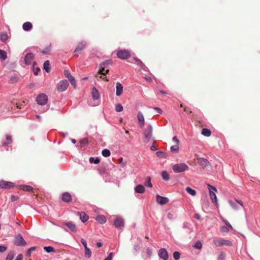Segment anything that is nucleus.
I'll return each instance as SVG.
<instances>
[{
    "label": "nucleus",
    "mask_w": 260,
    "mask_h": 260,
    "mask_svg": "<svg viewBox=\"0 0 260 260\" xmlns=\"http://www.w3.org/2000/svg\"><path fill=\"white\" fill-rule=\"evenodd\" d=\"M113 224L117 229L123 228L124 226V220L121 217H117L114 221Z\"/></svg>",
    "instance_id": "9d476101"
},
{
    "label": "nucleus",
    "mask_w": 260,
    "mask_h": 260,
    "mask_svg": "<svg viewBox=\"0 0 260 260\" xmlns=\"http://www.w3.org/2000/svg\"><path fill=\"white\" fill-rule=\"evenodd\" d=\"M117 56L121 59H125L131 56V53L127 50H120L117 52Z\"/></svg>",
    "instance_id": "7ed1b4c3"
},
{
    "label": "nucleus",
    "mask_w": 260,
    "mask_h": 260,
    "mask_svg": "<svg viewBox=\"0 0 260 260\" xmlns=\"http://www.w3.org/2000/svg\"><path fill=\"white\" fill-rule=\"evenodd\" d=\"M193 247L198 249H201L202 247V244L200 241H197L193 245Z\"/></svg>",
    "instance_id": "58836bf2"
},
{
    "label": "nucleus",
    "mask_w": 260,
    "mask_h": 260,
    "mask_svg": "<svg viewBox=\"0 0 260 260\" xmlns=\"http://www.w3.org/2000/svg\"><path fill=\"white\" fill-rule=\"evenodd\" d=\"M20 189L25 191H31L34 192V189L32 187L29 185H23L20 186Z\"/></svg>",
    "instance_id": "412c9836"
},
{
    "label": "nucleus",
    "mask_w": 260,
    "mask_h": 260,
    "mask_svg": "<svg viewBox=\"0 0 260 260\" xmlns=\"http://www.w3.org/2000/svg\"><path fill=\"white\" fill-rule=\"evenodd\" d=\"M35 249H36L35 247H30V248H29L26 252V255L28 256H30L31 252L32 251L35 250Z\"/></svg>",
    "instance_id": "3c124183"
},
{
    "label": "nucleus",
    "mask_w": 260,
    "mask_h": 260,
    "mask_svg": "<svg viewBox=\"0 0 260 260\" xmlns=\"http://www.w3.org/2000/svg\"><path fill=\"white\" fill-rule=\"evenodd\" d=\"M69 85V83L66 80L60 81L57 85V89L58 92H63L65 91Z\"/></svg>",
    "instance_id": "423d86ee"
},
{
    "label": "nucleus",
    "mask_w": 260,
    "mask_h": 260,
    "mask_svg": "<svg viewBox=\"0 0 260 260\" xmlns=\"http://www.w3.org/2000/svg\"><path fill=\"white\" fill-rule=\"evenodd\" d=\"M92 96L93 100H98L100 97L99 92L95 87L92 88Z\"/></svg>",
    "instance_id": "5701e85b"
},
{
    "label": "nucleus",
    "mask_w": 260,
    "mask_h": 260,
    "mask_svg": "<svg viewBox=\"0 0 260 260\" xmlns=\"http://www.w3.org/2000/svg\"><path fill=\"white\" fill-rule=\"evenodd\" d=\"M189 167L184 163H180L174 165L172 167L173 171L176 173H179L188 170Z\"/></svg>",
    "instance_id": "f257e3e1"
},
{
    "label": "nucleus",
    "mask_w": 260,
    "mask_h": 260,
    "mask_svg": "<svg viewBox=\"0 0 260 260\" xmlns=\"http://www.w3.org/2000/svg\"><path fill=\"white\" fill-rule=\"evenodd\" d=\"M198 162L203 168H205L210 165V162L207 159L204 158H198Z\"/></svg>",
    "instance_id": "4468645a"
},
{
    "label": "nucleus",
    "mask_w": 260,
    "mask_h": 260,
    "mask_svg": "<svg viewBox=\"0 0 260 260\" xmlns=\"http://www.w3.org/2000/svg\"><path fill=\"white\" fill-rule=\"evenodd\" d=\"M72 231L76 232L77 230L76 225L72 222L69 221L64 223Z\"/></svg>",
    "instance_id": "aec40b11"
},
{
    "label": "nucleus",
    "mask_w": 260,
    "mask_h": 260,
    "mask_svg": "<svg viewBox=\"0 0 260 260\" xmlns=\"http://www.w3.org/2000/svg\"><path fill=\"white\" fill-rule=\"evenodd\" d=\"M161 176L165 180H169L170 176L168 172L166 171H164L161 173Z\"/></svg>",
    "instance_id": "c756f323"
},
{
    "label": "nucleus",
    "mask_w": 260,
    "mask_h": 260,
    "mask_svg": "<svg viewBox=\"0 0 260 260\" xmlns=\"http://www.w3.org/2000/svg\"><path fill=\"white\" fill-rule=\"evenodd\" d=\"M123 110V107L120 104H117L115 106V110L117 112H121Z\"/></svg>",
    "instance_id": "79ce46f5"
},
{
    "label": "nucleus",
    "mask_w": 260,
    "mask_h": 260,
    "mask_svg": "<svg viewBox=\"0 0 260 260\" xmlns=\"http://www.w3.org/2000/svg\"><path fill=\"white\" fill-rule=\"evenodd\" d=\"M68 79H69L71 84L72 85H73L74 86V87H75L76 86V80H75L74 77H73L72 76H70L69 78H68Z\"/></svg>",
    "instance_id": "ea45409f"
},
{
    "label": "nucleus",
    "mask_w": 260,
    "mask_h": 260,
    "mask_svg": "<svg viewBox=\"0 0 260 260\" xmlns=\"http://www.w3.org/2000/svg\"><path fill=\"white\" fill-rule=\"evenodd\" d=\"M229 231V230L226 226H223L221 228V231L222 232H228Z\"/></svg>",
    "instance_id": "4d7b16f0"
},
{
    "label": "nucleus",
    "mask_w": 260,
    "mask_h": 260,
    "mask_svg": "<svg viewBox=\"0 0 260 260\" xmlns=\"http://www.w3.org/2000/svg\"><path fill=\"white\" fill-rule=\"evenodd\" d=\"M34 54L31 53H27L25 57V63L26 64H30L31 63L32 60L34 59Z\"/></svg>",
    "instance_id": "2eb2a0df"
},
{
    "label": "nucleus",
    "mask_w": 260,
    "mask_h": 260,
    "mask_svg": "<svg viewBox=\"0 0 260 260\" xmlns=\"http://www.w3.org/2000/svg\"><path fill=\"white\" fill-rule=\"evenodd\" d=\"M154 109L156 110L157 112H158L159 114H161L162 112V110L159 108L155 107Z\"/></svg>",
    "instance_id": "774afa93"
},
{
    "label": "nucleus",
    "mask_w": 260,
    "mask_h": 260,
    "mask_svg": "<svg viewBox=\"0 0 260 260\" xmlns=\"http://www.w3.org/2000/svg\"><path fill=\"white\" fill-rule=\"evenodd\" d=\"M14 244L17 246H25L26 242L21 234H18L14 239Z\"/></svg>",
    "instance_id": "0eeeda50"
},
{
    "label": "nucleus",
    "mask_w": 260,
    "mask_h": 260,
    "mask_svg": "<svg viewBox=\"0 0 260 260\" xmlns=\"http://www.w3.org/2000/svg\"><path fill=\"white\" fill-rule=\"evenodd\" d=\"M119 164L122 166L124 167L125 165V162L123 161L122 157L120 158L118 160Z\"/></svg>",
    "instance_id": "864d4df0"
},
{
    "label": "nucleus",
    "mask_w": 260,
    "mask_h": 260,
    "mask_svg": "<svg viewBox=\"0 0 260 260\" xmlns=\"http://www.w3.org/2000/svg\"><path fill=\"white\" fill-rule=\"evenodd\" d=\"M8 39V35L6 33L0 34V40L3 42H5Z\"/></svg>",
    "instance_id": "4c0bfd02"
},
{
    "label": "nucleus",
    "mask_w": 260,
    "mask_h": 260,
    "mask_svg": "<svg viewBox=\"0 0 260 260\" xmlns=\"http://www.w3.org/2000/svg\"><path fill=\"white\" fill-rule=\"evenodd\" d=\"M173 141L177 144H178L179 141L176 137H174L173 138Z\"/></svg>",
    "instance_id": "0e129e2a"
},
{
    "label": "nucleus",
    "mask_w": 260,
    "mask_h": 260,
    "mask_svg": "<svg viewBox=\"0 0 260 260\" xmlns=\"http://www.w3.org/2000/svg\"><path fill=\"white\" fill-rule=\"evenodd\" d=\"M6 52L2 50H0V59L5 60L7 58Z\"/></svg>",
    "instance_id": "7c9ffc66"
},
{
    "label": "nucleus",
    "mask_w": 260,
    "mask_h": 260,
    "mask_svg": "<svg viewBox=\"0 0 260 260\" xmlns=\"http://www.w3.org/2000/svg\"><path fill=\"white\" fill-rule=\"evenodd\" d=\"M44 249L48 253L51 252H54L55 251L54 248L52 246H45Z\"/></svg>",
    "instance_id": "c9c22d12"
},
{
    "label": "nucleus",
    "mask_w": 260,
    "mask_h": 260,
    "mask_svg": "<svg viewBox=\"0 0 260 260\" xmlns=\"http://www.w3.org/2000/svg\"><path fill=\"white\" fill-rule=\"evenodd\" d=\"M61 200L64 202L69 203L72 201V198L70 193L68 192H66L62 193Z\"/></svg>",
    "instance_id": "ddd939ff"
},
{
    "label": "nucleus",
    "mask_w": 260,
    "mask_h": 260,
    "mask_svg": "<svg viewBox=\"0 0 260 260\" xmlns=\"http://www.w3.org/2000/svg\"><path fill=\"white\" fill-rule=\"evenodd\" d=\"M88 143V140L87 139H83L80 141L81 147H83V145L86 144Z\"/></svg>",
    "instance_id": "603ef678"
},
{
    "label": "nucleus",
    "mask_w": 260,
    "mask_h": 260,
    "mask_svg": "<svg viewBox=\"0 0 260 260\" xmlns=\"http://www.w3.org/2000/svg\"><path fill=\"white\" fill-rule=\"evenodd\" d=\"M18 199H19V197H18L15 196L14 195H12L11 196V201L12 202H14V201H17Z\"/></svg>",
    "instance_id": "13d9d810"
},
{
    "label": "nucleus",
    "mask_w": 260,
    "mask_h": 260,
    "mask_svg": "<svg viewBox=\"0 0 260 260\" xmlns=\"http://www.w3.org/2000/svg\"><path fill=\"white\" fill-rule=\"evenodd\" d=\"M85 255L87 258H89L91 255V251L87 247L85 248Z\"/></svg>",
    "instance_id": "f704fd0d"
},
{
    "label": "nucleus",
    "mask_w": 260,
    "mask_h": 260,
    "mask_svg": "<svg viewBox=\"0 0 260 260\" xmlns=\"http://www.w3.org/2000/svg\"><path fill=\"white\" fill-rule=\"evenodd\" d=\"M208 188L209 189L210 193H212V192H216L217 191V189L215 187H214L210 184H208Z\"/></svg>",
    "instance_id": "de8ad7c7"
},
{
    "label": "nucleus",
    "mask_w": 260,
    "mask_h": 260,
    "mask_svg": "<svg viewBox=\"0 0 260 260\" xmlns=\"http://www.w3.org/2000/svg\"><path fill=\"white\" fill-rule=\"evenodd\" d=\"M156 202L159 204L163 205L167 204L169 202V199L166 197H164L157 194L156 196Z\"/></svg>",
    "instance_id": "9b49d317"
},
{
    "label": "nucleus",
    "mask_w": 260,
    "mask_h": 260,
    "mask_svg": "<svg viewBox=\"0 0 260 260\" xmlns=\"http://www.w3.org/2000/svg\"><path fill=\"white\" fill-rule=\"evenodd\" d=\"M179 149V147L178 146V144H176V145L172 146L171 147V150L172 152H175L177 151Z\"/></svg>",
    "instance_id": "8fccbe9b"
},
{
    "label": "nucleus",
    "mask_w": 260,
    "mask_h": 260,
    "mask_svg": "<svg viewBox=\"0 0 260 260\" xmlns=\"http://www.w3.org/2000/svg\"><path fill=\"white\" fill-rule=\"evenodd\" d=\"M138 120L141 127H142L145 124L144 117L143 114L141 112L138 113Z\"/></svg>",
    "instance_id": "dca6fc26"
},
{
    "label": "nucleus",
    "mask_w": 260,
    "mask_h": 260,
    "mask_svg": "<svg viewBox=\"0 0 260 260\" xmlns=\"http://www.w3.org/2000/svg\"><path fill=\"white\" fill-rule=\"evenodd\" d=\"M22 27L25 31H29L32 28V25L29 22H26L23 23Z\"/></svg>",
    "instance_id": "4be33fe9"
},
{
    "label": "nucleus",
    "mask_w": 260,
    "mask_h": 260,
    "mask_svg": "<svg viewBox=\"0 0 260 260\" xmlns=\"http://www.w3.org/2000/svg\"><path fill=\"white\" fill-rule=\"evenodd\" d=\"M116 88V94L117 96H120V95H121L123 92V86L122 84L119 82H117Z\"/></svg>",
    "instance_id": "f3484780"
},
{
    "label": "nucleus",
    "mask_w": 260,
    "mask_h": 260,
    "mask_svg": "<svg viewBox=\"0 0 260 260\" xmlns=\"http://www.w3.org/2000/svg\"><path fill=\"white\" fill-rule=\"evenodd\" d=\"M14 187V184L13 182L6 181L5 180L0 181V187L3 189H9Z\"/></svg>",
    "instance_id": "1a4fd4ad"
},
{
    "label": "nucleus",
    "mask_w": 260,
    "mask_h": 260,
    "mask_svg": "<svg viewBox=\"0 0 260 260\" xmlns=\"http://www.w3.org/2000/svg\"><path fill=\"white\" fill-rule=\"evenodd\" d=\"M113 256V253L111 252L109 253L108 256L104 260H112Z\"/></svg>",
    "instance_id": "052dcab7"
},
{
    "label": "nucleus",
    "mask_w": 260,
    "mask_h": 260,
    "mask_svg": "<svg viewBox=\"0 0 260 260\" xmlns=\"http://www.w3.org/2000/svg\"><path fill=\"white\" fill-rule=\"evenodd\" d=\"M215 192L212 191V193H210L211 199L213 202H216L217 201V198Z\"/></svg>",
    "instance_id": "a19ab883"
},
{
    "label": "nucleus",
    "mask_w": 260,
    "mask_h": 260,
    "mask_svg": "<svg viewBox=\"0 0 260 260\" xmlns=\"http://www.w3.org/2000/svg\"><path fill=\"white\" fill-rule=\"evenodd\" d=\"M81 242L83 244V245L84 246V248L87 247V243H86V241L85 240H84V239H81Z\"/></svg>",
    "instance_id": "bf43d9fd"
},
{
    "label": "nucleus",
    "mask_w": 260,
    "mask_h": 260,
    "mask_svg": "<svg viewBox=\"0 0 260 260\" xmlns=\"http://www.w3.org/2000/svg\"><path fill=\"white\" fill-rule=\"evenodd\" d=\"M231 206L234 209H238L239 208L237 204L236 203H234L231 201L229 202Z\"/></svg>",
    "instance_id": "c03bdc74"
},
{
    "label": "nucleus",
    "mask_w": 260,
    "mask_h": 260,
    "mask_svg": "<svg viewBox=\"0 0 260 260\" xmlns=\"http://www.w3.org/2000/svg\"><path fill=\"white\" fill-rule=\"evenodd\" d=\"M64 75L67 77V78H69L70 76H71L72 75L70 73L69 71L68 70H64Z\"/></svg>",
    "instance_id": "6e6d98bb"
},
{
    "label": "nucleus",
    "mask_w": 260,
    "mask_h": 260,
    "mask_svg": "<svg viewBox=\"0 0 260 260\" xmlns=\"http://www.w3.org/2000/svg\"><path fill=\"white\" fill-rule=\"evenodd\" d=\"M213 242L217 246H221L222 245L231 246L232 245V243L231 241L224 239H214Z\"/></svg>",
    "instance_id": "f03ea898"
},
{
    "label": "nucleus",
    "mask_w": 260,
    "mask_h": 260,
    "mask_svg": "<svg viewBox=\"0 0 260 260\" xmlns=\"http://www.w3.org/2000/svg\"><path fill=\"white\" fill-rule=\"evenodd\" d=\"M100 160L98 157H96L95 158L93 157H91L89 158V162L90 163H94L95 164H98L100 162Z\"/></svg>",
    "instance_id": "473e14b6"
},
{
    "label": "nucleus",
    "mask_w": 260,
    "mask_h": 260,
    "mask_svg": "<svg viewBox=\"0 0 260 260\" xmlns=\"http://www.w3.org/2000/svg\"><path fill=\"white\" fill-rule=\"evenodd\" d=\"M95 219L101 224H104L106 221V218L104 215H99L95 218Z\"/></svg>",
    "instance_id": "b1692460"
},
{
    "label": "nucleus",
    "mask_w": 260,
    "mask_h": 260,
    "mask_svg": "<svg viewBox=\"0 0 260 260\" xmlns=\"http://www.w3.org/2000/svg\"><path fill=\"white\" fill-rule=\"evenodd\" d=\"M86 46V43L85 41H82L79 42L74 51V55H78V54L80 53V51L84 49Z\"/></svg>",
    "instance_id": "6e6552de"
},
{
    "label": "nucleus",
    "mask_w": 260,
    "mask_h": 260,
    "mask_svg": "<svg viewBox=\"0 0 260 260\" xmlns=\"http://www.w3.org/2000/svg\"><path fill=\"white\" fill-rule=\"evenodd\" d=\"M78 214H79L80 218L83 222H85L88 220V216L85 212H78Z\"/></svg>",
    "instance_id": "6ab92c4d"
},
{
    "label": "nucleus",
    "mask_w": 260,
    "mask_h": 260,
    "mask_svg": "<svg viewBox=\"0 0 260 260\" xmlns=\"http://www.w3.org/2000/svg\"><path fill=\"white\" fill-rule=\"evenodd\" d=\"M202 134L206 137H209L211 136V132L210 130L204 128L202 130Z\"/></svg>",
    "instance_id": "a878e982"
},
{
    "label": "nucleus",
    "mask_w": 260,
    "mask_h": 260,
    "mask_svg": "<svg viewBox=\"0 0 260 260\" xmlns=\"http://www.w3.org/2000/svg\"><path fill=\"white\" fill-rule=\"evenodd\" d=\"M7 249V247L5 246L0 245V252H5Z\"/></svg>",
    "instance_id": "5fc2aeb1"
},
{
    "label": "nucleus",
    "mask_w": 260,
    "mask_h": 260,
    "mask_svg": "<svg viewBox=\"0 0 260 260\" xmlns=\"http://www.w3.org/2000/svg\"><path fill=\"white\" fill-rule=\"evenodd\" d=\"M50 62L49 60H46L43 64V68L47 73L50 72Z\"/></svg>",
    "instance_id": "bb28decb"
},
{
    "label": "nucleus",
    "mask_w": 260,
    "mask_h": 260,
    "mask_svg": "<svg viewBox=\"0 0 260 260\" xmlns=\"http://www.w3.org/2000/svg\"><path fill=\"white\" fill-rule=\"evenodd\" d=\"M186 191L189 193L190 194V195L192 196H194L196 194V191L195 190L191 188L190 187H187L186 188Z\"/></svg>",
    "instance_id": "c85d7f7f"
},
{
    "label": "nucleus",
    "mask_w": 260,
    "mask_h": 260,
    "mask_svg": "<svg viewBox=\"0 0 260 260\" xmlns=\"http://www.w3.org/2000/svg\"><path fill=\"white\" fill-rule=\"evenodd\" d=\"M134 59L136 61L137 64L139 65L142 69H144L145 68H146L145 64L139 59L137 58H134Z\"/></svg>",
    "instance_id": "cd10ccee"
},
{
    "label": "nucleus",
    "mask_w": 260,
    "mask_h": 260,
    "mask_svg": "<svg viewBox=\"0 0 260 260\" xmlns=\"http://www.w3.org/2000/svg\"><path fill=\"white\" fill-rule=\"evenodd\" d=\"M100 69L98 71L97 75L95 76L96 77H98V74L101 75H103V74H104V72L105 71V68H104L103 67H100Z\"/></svg>",
    "instance_id": "a18cd8bd"
},
{
    "label": "nucleus",
    "mask_w": 260,
    "mask_h": 260,
    "mask_svg": "<svg viewBox=\"0 0 260 260\" xmlns=\"http://www.w3.org/2000/svg\"><path fill=\"white\" fill-rule=\"evenodd\" d=\"M144 184L146 185V186H147L149 187H152V184L151 182V177L148 176L147 177V179L145 181V183H144Z\"/></svg>",
    "instance_id": "72a5a7b5"
},
{
    "label": "nucleus",
    "mask_w": 260,
    "mask_h": 260,
    "mask_svg": "<svg viewBox=\"0 0 260 260\" xmlns=\"http://www.w3.org/2000/svg\"><path fill=\"white\" fill-rule=\"evenodd\" d=\"M13 258H14V253L13 252H10L8 254L6 260H13Z\"/></svg>",
    "instance_id": "09e8293b"
},
{
    "label": "nucleus",
    "mask_w": 260,
    "mask_h": 260,
    "mask_svg": "<svg viewBox=\"0 0 260 260\" xmlns=\"http://www.w3.org/2000/svg\"><path fill=\"white\" fill-rule=\"evenodd\" d=\"M158 255L164 260H168L169 256L167 250L165 248H161L158 252Z\"/></svg>",
    "instance_id": "f8f14e48"
},
{
    "label": "nucleus",
    "mask_w": 260,
    "mask_h": 260,
    "mask_svg": "<svg viewBox=\"0 0 260 260\" xmlns=\"http://www.w3.org/2000/svg\"><path fill=\"white\" fill-rule=\"evenodd\" d=\"M23 255L22 254H19L16 257L15 260H22Z\"/></svg>",
    "instance_id": "e2e57ef3"
},
{
    "label": "nucleus",
    "mask_w": 260,
    "mask_h": 260,
    "mask_svg": "<svg viewBox=\"0 0 260 260\" xmlns=\"http://www.w3.org/2000/svg\"><path fill=\"white\" fill-rule=\"evenodd\" d=\"M156 155L158 157H166V153L162 151H158L156 153Z\"/></svg>",
    "instance_id": "49530a36"
},
{
    "label": "nucleus",
    "mask_w": 260,
    "mask_h": 260,
    "mask_svg": "<svg viewBox=\"0 0 260 260\" xmlns=\"http://www.w3.org/2000/svg\"><path fill=\"white\" fill-rule=\"evenodd\" d=\"M173 257L175 260H178L180 257V253L175 251L173 253Z\"/></svg>",
    "instance_id": "37998d69"
},
{
    "label": "nucleus",
    "mask_w": 260,
    "mask_h": 260,
    "mask_svg": "<svg viewBox=\"0 0 260 260\" xmlns=\"http://www.w3.org/2000/svg\"><path fill=\"white\" fill-rule=\"evenodd\" d=\"M194 217L195 218H196L198 220H200L201 219V216L198 213H196L194 215Z\"/></svg>",
    "instance_id": "338daca9"
},
{
    "label": "nucleus",
    "mask_w": 260,
    "mask_h": 260,
    "mask_svg": "<svg viewBox=\"0 0 260 260\" xmlns=\"http://www.w3.org/2000/svg\"><path fill=\"white\" fill-rule=\"evenodd\" d=\"M6 140L7 142H5L3 144L4 147L7 146L8 144L11 143L12 142V137L10 136L7 135L6 136Z\"/></svg>",
    "instance_id": "2f4dec72"
},
{
    "label": "nucleus",
    "mask_w": 260,
    "mask_h": 260,
    "mask_svg": "<svg viewBox=\"0 0 260 260\" xmlns=\"http://www.w3.org/2000/svg\"><path fill=\"white\" fill-rule=\"evenodd\" d=\"M102 154L104 157H108L110 155L111 152L108 149H105L102 151Z\"/></svg>",
    "instance_id": "e433bc0d"
},
{
    "label": "nucleus",
    "mask_w": 260,
    "mask_h": 260,
    "mask_svg": "<svg viewBox=\"0 0 260 260\" xmlns=\"http://www.w3.org/2000/svg\"><path fill=\"white\" fill-rule=\"evenodd\" d=\"M36 101L39 105H44L48 102V97L44 93H41L38 95Z\"/></svg>",
    "instance_id": "39448f33"
},
{
    "label": "nucleus",
    "mask_w": 260,
    "mask_h": 260,
    "mask_svg": "<svg viewBox=\"0 0 260 260\" xmlns=\"http://www.w3.org/2000/svg\"><path fill=\"white\" fill-rule=\"evenodd\" d=\"M145 142H148L152 136V127L151 125L147 126L144 132Z\"/></svg>",
    "instance_id": "20e7f679"
},
{
    "label": "nucleus",
    "mask_w": 260,
    "mask_h": 260,
    "mask_svg": "<svg viewBox=\"0 0 260 260\" xmlns=\"http://www.w3.org/2000/svg\"><path fill=\"white\" fill-rule=\"evenodd\" d=\"M225 223L227 226L226 227L228 228V229H230L231 230L233 229L232 226L228 221H225Z\"/></svg>",
    "instance_id": "680f3d73"
},
{
    "label": "nucleus",
    "mask_w": 260,
    "mask_h": 260,
    "mask_svg": "<svg viewBox=\"0 0 260 260\" xmlns=\"http://www.w3.org/2000/svg\"><path fill=\"white\" fill-rule=\"evenodd\" d=\"M112 63V59H108L106 60L101 63L100 64V67H103L104 68H106L108 66L111 64Z\"/></svg>",
    "instance_id": "393cba45"
},
{
    "label": "nucleus",
    "mask_w": 260,
    "mask_h": 260,
    "mask_svg": "<svg viewBox=\"0 0 260 260\" xmlns=\"http://www.w3.org/2000/svg\"><path fill=\"white\" fill-rule=\"evenodd\" d=\"M135 190L137 193H143L145 192V188L143 185L139 184L135 187Z\"/></svg>",
    "instance_id": "a211bd4d"
},
{
    "label": "nucleus",
    "mask_w": 260,
    "mask_h": 260,
    "mask_svg": "<svg viewBox=\"0 0 260 260\" xmlns=\"http://www.w3.org/2000/svg\"><path fill=\"white\" fill-rule=\"evenodd\" d=\"M145 79L146 81H149V82H151L152 81L151 78L149 76H148V75L145 76Z\"/></svg>",
    "instance_id": "69168bd1"
}]
</instances>
